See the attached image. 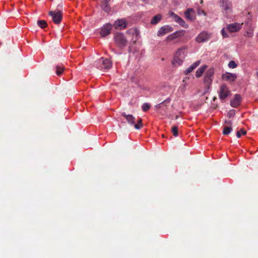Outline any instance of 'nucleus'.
<instances>
[{
	"mask_svg": "<svg viewBox=\"0 0 258 258\" xmlns=\"http://www.w3.org/2000/svg\"><path fill=\"white\" fill-rule=\"evenodd\" d=\"M111 0H102L101 4V9L107 13H109L111 10V8L109 5V3Z\"/></svg>",
	"mask_w": 258,
	"mask_h": 258,
	"instance_id": "nucleus-12",
	"label": "nucleus"
},
{
	"mask_svg": "<svg viewBox=\"0 0 258 258\" xmlns=\"http://www.w3.org/2000/svg\"><path fill=\"white\" fill-rule=\"evenodd\" d=\"M114 25L115 29L122 30L126 27L127 22L124 19H119L115 22Z\"/></svg>",
	"mask_w": 258,
	"mask_h": 258,
	"instance_id": "nucleus-13",
	"label": "nucleus"
},
{
	"mask_svg": "<svg viewBox=\"0 0 258 258\" xmlns=\"http://www.w3.org/2000/svg\"><path fill=\"white\" fill-rule=\"evenodd\" d=\"M235 114V111L234 110H230L228 113V114H227V116L230 118L231 117H232L233 116H234Z\"/></svg>",
	"mask_w": 258,
	"mask_h": 258,
	"instance_id": "nucleus-34",
	"label": "nucleus"
},
{
	"mask_svg": "<svg viewBox=\"0 0 258 258\" xmlns=\"http://www.w3.org/2000/svg\"><path fill=\"white\" fill-rule=\"evenodd\" d=\"M228 67L230 68L234 69L237 67V64L233 60L230 61L228 63Z\"/></svg>",
	"mask_w": 258,
	"mask_h": 258,
	"instance_id": "nucleus-32",
	"label": "nucleus"
},
{
	"mask_svg": "<svg viewBox=\"0 0 258 258\" xmlns=\"http://www.w3.org/2000/svg\"><path fill=\"white\" fill-rule=\"evenodd\" d=\"M122 116L124 117L127 122L131 125H133L136 123L135 117L131 114H126L125 112L122 113Z\"/></svg>",
	"mask_w": 258,
	"mask_h": 258,
	"instance_id": "nucleus-16",
	"label": "nucleus"
},
{
	"mask_svg": "<svg viewBox=\"0 0 258 258\" xmlns=\"http://www.w3.org/2000/svg\"><path fill=\"white\" fill-rule=\"evenodd\" d=\"M246 134V132L243 129H241L239 131H238L236 133V136L237 138H239L241 137V135H245Z\"/></svg>",
	"mask_w": 258,
	"mask_h": 258,
	"instance_id": "nucleus-28",
	"label": "nucleus"
},
{
	"mask_svg": "<svg viewBox=\"0 0 258 258\" xmlns=\"http://www.w3.org/2000/svg\"><path fill=\"white\" fill-rule=\"evenodd\" d=\"M237 76L235 74L226 72L222 75V79L223 80L229 82H233L235 81Z\"/></svg>",
	"mask_w": 258,
	"mask_h": 258,
	"instance_id": "nucleus-9",
	"label": "nucleus"
},
{
	"mask_svg": "<svg viewBox=\"0 0 258 258\" xmlns=\"http://www.w3.org/2000/svg\"><path fill=\"white\" fill-rule=\"evenodd\" d=\"M209 38V34L206 32H203L200 33L196 37V41L198 43H201L208 41Z\"/></svg>",
	"mask_w": 258,
	"mask_h": 258,
	"instance_id": "nucleus-10",
	"label": "nucleus"
},
{
	"mask_svg": "<svg viewBox=\"0 0 258 258\" xmlns=\"http://www.w3.org/2000/svg\"><path fill=\"white\" fill-rule=\"evenodd\" d=\"M135 127L137 130H140L143 126L142 124V120L141 118H140L138 120L137 123L134 124Z\"/></svg>",
	"mask_w": 258,
	"mask_h": 258,
	"instance_id": "nucleus-25",
	"label": "nucleus"
},
{
	"mask_svg": "<svg viewBox=\"0 0 258 258\" xmlns=\"http://www.w3.org/2000/svg\"><path fill=\"white\" fill-rule=\"evenodd\" d=\"M207 66L206 65H204V66L199 68L198 69V70L197 71L196 74V77L197 78H199V77H201L202 74L204 72L205 70L207 68Z\"/></svg>",
	"mask_w": 258,
	"mask_h": 258,
	"instance_id": "nucleus-21",
	"label": "nucleus"
},
{
	"mask_svg": "<svg viewBox=\"0 0 258 258\" xmlns=\"http://www.w3.org/2000/svg\"><path fill=\"white\" fill-rule=\"evenodd\" d=\"M185 49L186 48L184 47L179 48L175 55L184 58L186 55Z\"/></svg>",
	"mask_w": 258,
	"mask_h": 258,
	"instance_id": "nucleus-19",
	"label": "nucleus"
},
{
	"mask_svg": "<svg viewBox=\"0 0 258 258\" xmlns=\"http://www.w3.org/2000/svg\"><path fill=\"white\" fill-rule=\"evenodd\" d=\"M162 16L161 14H157L154 16L151 21V23L153 25L157 24L161 19Z\"/></svg>",
	"mask_w": 258,
	"mask_h": 258,
	"instance_id": "nucleus-20",
	"label": "nucleus"
},
{
	"mask_svg": "<svg viewBox=\"0 0 258 258\" xmlns=\"http://www.w3.org/2000/svg\"><path fill=\"white\" fill-rule=\"evenodd\" d=\"M246 37H251L252 35V32L251 31H247L245 35Z\"/></svg>",
	"mask_w": 258,
	"mask_h": 258,
	"instance_id": "nucleus-36",
	"label": "nucleus"
},
{
	"mask_svg": "<svg viewBox=\"0 0 258 258\" xmlns=\"http://www.w3.org/2000/svg\"><path fill=\"white\" fill-rule=\"evenodd\" d=\"M48 15L51 17L52 21L56 24H59L62 19V12L58 10L50 11Z\"/></svg>",
	"mask_w": 258,
	"mask_h": 258,
	"instance_id": "nucleus-3",
	"label": "nucleus"
},
{
	"mask_svg": "<svg viewBox=\"0 0 258 258\" xmlns=\"http://www.w3.org/2000/svg\"><path fill=\"white\" fill-rule=\"evenodd\" d=\"M111 50H112V51H113L115 52V50H114V49H112Z\"/></svg>",
	"mask_w": 258,
	"mask_h": 258,
	"instance_id": "nucleus-40",
	"label": "nucleus"
},
{
	"mask_svg": "<svg viewBox=\"0 0 258 258\" xmlns=\"http://www.w3.org/2000/svg\"><path fill=\"white\" fill-rule=\"evenodd\" d=\"M256 74H257V77H258V72H257V73H256Z\"/></svg>",
	"mask_w": 258,
	"mask_h": 258,
	"instance_id": "nucleus-42",
	"label": "nucleus"
},
{
	"mask_svg": "<svg viewBox=\"0 0 258 258\" xmlns=\"http://www.w3.org/2000/svg\"><path fill=\"white\" fill-rule=\"evenodd\" d=\"M183 58L174 55L172 64L175 67L180 66L183 62Z\"/></svg>",
	"mask_w": 258,
	"mask_h": 258,
	"instance_id": "nucleus-18",
	"label": "nucleus"
},
{
	"mask_svg": "<svg viewBox=\"0 0 258 258\" xmlns=\"http://www.w3.org/2000/svg\"><path fill=\"white\" fill-rule=\"evenodd\" d=\"M241 96L239 94H236L234 98L231 101L230 104L233 107H237L240 103Z\"/></svg>",
	"mask_w": 258,
	"mask_h": 258,
	"instance_id": "nucleus-15",
	"label": "nucleus"
},
{
	"mask_svg": "<svg viewBox=\"0 0 258 258\" xmlns=\"http://www.w3.org/2000/svg\"><path fill=\"white\" fill-rule=\"evenodd\" d=\"M178 115H176V116H175V119H178Z\"/></svg>",
	"mask_w": 258,
	"mask_h": 258,
	"instance_id": "nucleus-39",
	"label": "nucleus"
},
{
	"mask_svg": "<svg viewBox=\"0 0 258 258\" xmlns=\"http://www.w3.org/2000/svg\"><path fill=\"white\" fill-rule=\"evenodd\" d=\"M185 34V31L179 30L171 34L166 37V40L167 41H170L178 38L183 36Z\"/></svg>",
	"mask_w": 258,
	"mask_h": 258,
	"instance_id": "nucleus-7",
	"label": "nucleus"
},
{
	"mask_svg": "<svg viewBox=\"0 0 258 258\" xmlns=\"http://www.w3.org/2000/svg\"><path fill=\"white\" fill-rule=\"evenodd\" d=\"M37 24L41 28H44L47 26V22L45 20H38Z\"/></svg>",
	"mask_w": 258,
	"mask_h": 258,
	"instance_id": "nucleus-24",
	"label": "nucleus"
},
{
	"mask_svg": "<svg viewBox=\"0 0 258 258\" xmlns=\"http://www.w3.org/2000/svg\"><path fill=\"white\" fill-rule=\"evenodd\" d=\"M200 63L201 61L200 60H198L194 62L190 66H189L186 70L184 71V74L187 75L191 72L194 70H195L200 65Z\"/></svg>",
	"mask_w": 258,
	"mask_h": 258,
	"instance_id": "nucleus-17",
	"label": "nucleus"
},
{
	"mask_svg": "<svg viewBox=\"0 0 258 258\" xmlns=\"http://www.w3.org/2000/svg\"><path fill=\"white\" fill-rule=\"evenodd\" d=\"M112 65L111 61L108 58H100L95 62L96 67L101 70H107L109 69Z\"/></svg>",
	"mask_w": 258,
	"mask_h": 258,
	"instance_id": "nucleus-1",
	"label": "nucleus"
},
{
	"mask_svg": "<svg viewBox=\"0 0 258 258\" xmlns=\"http://www.w3.org/2000/svg\"><path fill=\"white\" fill-rule=\"evenodd\" d=\"M112 25L110 24H107L101 29L100 35L102 37H105L110 33Z\"/></svg>",
	"mask_w": 258,
	"mask_h": 258,
	"instance_id": "nucleus-11",
	"label": "nucleus"
},
{
	"mask_svg": "<svg viewBox=\"0 0 258 258\" xmlns=\"http://www.w3.org/2000/svg\"><path fill=\"white\" fill-rule=\"evenodd\" d=\"M150 108V105L149 104H148L147 103H145L143 104V105L142 106V110L144 111H147Z\"/></svg>",
	"mask_w": 258,
	"mask_h": 258,
	"instance_id": "nucleus-30",
	"label": "nucleus"
},
{
	"mask_svg": "<svg viewBox=\"0 0 258 258\" xmlns=\"http://www.w3.org/2000/svg\"><path fill=\"white\" fill-rule=\"evenodd\" d=\"M169 15L176 22H177L178 19L180 18V17H179L177 15L174 13L173 12H170L169 13Z\"/></svg>",
	"mask_w": 258,
	"mask_h": 258,
	"instance_id": "nucleus-27",
	"label": "nucleus"
},
{
	"mask_svg": "<svg viewBox=\"0 0 258 258\" xmlns=\"http://www.w3.org/2000/svg\"><path fill=\"white\" fill-rule=\"evenodd\" d=\"M242 24V23L241 24L238 23L230 24L227 26L226 29L228 31L231 33L236 32L241 29Z\"/></svg>",
	"mask_w": 258,
	"mask_h": 258,
	"instance_id": "nucleus-14",
	"label": "nucleus"
},
{
	"mask_svg": "<svg viewBox=\"0 0 258 258\" xmlns=\"http://www.w3.org/2000/svg\"><path fill=\"white\" fill-rule=\"evenodd\" d=\"M232 131V127L231 126H224L223 131V134L224 135H228L231 133Z\"/></svg>",
	"mask_w": 258,
	"mask_h": 258,
	"instance_id": "nucleus-23",
	"label": "nucleus"
},
{
	"mask_svg": "<svg viewBox=\"0 0 258 258\" xmlns=\"http://www.w3.org/2000/svg\"><path fill=\"white\" fill-rule=\"evenodd\" d=\"M185 81V79H183V82H184Z\"/></svg>",
	"mask_w": 258,
	"mask_h": 258,
	"instance_id": "nucleus-41",
	"label": "nucleus"
},
{
	"mask_svg": "<svg viewBox=\"0 0 258 258\" xmlns=\"http://www.w3.org/2000/svg\"><path fill=\"white\" fill-rule=\"evenodd\" d=\"M177 23H178L180 25H181L182 27H187V26H185V21L180 17L177 21Z\"/></svg>",
	"mask_w": 258,
	"mask_h": 258,
	"instance_id": "nucleus-31",
	"label": "nucleus"
},
{
	"mask_svg": "<svg viewBox=\"0 0 258 258\" xmlns=\"http://www.w3.org/2000/svg\"><path fill=\"white\" fill-rule=\"evenodd\" d=\"M221 34L224 37H228V35L225 32V29L224 28L221 30Z\"/></svg>",
	"mask_w": 258,
	"mask_h": 258,
	"instance_id": "nucleus-35",
	"label": "nucleus"
},
{
	"mask_svg": "<svg viewBox=\"0 0 258 258\" xmlns=\"http://www.w3.org/2000/svg\"><path fill=\"white\" fill-rule=\"evenodd\" d=\"M225 123L228 125H230V126H231L232 124V122L230 120H228V121H225Z\"/></svg>",
	"mask_w": 258,
	"mask_h": 258,
	"instance_id": "nucleus-37",
	"label": "nucleus"
},
{
	"mask_svg": "<svg viewBox=\"0 0 258 258\" xmlns=\"http://www.w3.org/2000/svg\"><path fill=\"white\" fill-rule=\"evenodd\" d=\"M192 11V9H188L184 13L186 18L188 20H192V17L190 16V13Z\"/></svg>",
	"mask_w": 258,
	"mask_h": 258,
	"instance_id": "nucleus-26",
	"label": "nucleus"
},
{
	"mask_svg": "<svg viewBox=\"0 0 258 258\" xmlns=\"http://www.w3.org/2000/svg\"><path fill=\"white\" fill-rule=\"evenodd\" d=\"M173 30V28L171 26L169 25H164L159 29L157 32V35L159 37H162L172 32Z\"/></svg>",
	"mask_w": 258,
	"mask_h": 258,
	"instance_id": "nucleus-5",
	"label": "nucleus"
},
{
	"mask_svg": "<svg viewBox=\"0 0 258 258\" xmlns=\"http://www.w3.org/2000/svg\"><path fill=\"white\" fill-rule=\"evenodd\" d=\"M155 107H156L157 108H162V107H163V106H162V105L161 103H159V104H157V105H156V106H155Z\"/></svg>",
	"mask_w": 258,
	"mask_h": 258,
	"instance_id": "nucleus-38",
	"label": "nucleus"
},
{
	"mask_svg": "<svg viewBox=\"0 0 258 258\" xmlns=\"http://www.w3.org/2000/svg\"><path fill=\"white\" fill-rule=\"evenodd\" d=\"M229 93L227 87L225 85H222L219 90V98L221 100H224L228 97Z\"/></svg>",
	"mask_w": 258,
	"mask_h": 258,
	"instance_id": "nucleus-8",
	"label": "nucleus"
},
{
	"mask_svg": "<svg viewBox=\"0 0 258 258\" xmlns=\"http://www.w3.org/2000/svg\"><path fill=\"white\" fill-rule=\"evenodd\" d=\"M213 74L214 70L212 68L209 69L206 73L204 81L207 86L211 84Z\"/></svg>",
	"mask_w": 258,
	"mask_h": 258,
	"instance_id": "nucleus-6",
	"label": "nucleus"
},
{
	"mask_svg": "<svg viewBox=\"0 0 258 258\" xmlns=\"http://www.w3.org/2000/svg\"><path fill=\"white\" fill-rule=\"evenodd\" d=\"M219 5L225 13L227 14L231 12L232 5L230 0H220Z\"/></svg>",
	"mask_w": 258,
	"mask_h": 258,
	"instance_id": "nucleus-4",
	"label": "nucleus"
},
{
	"mask_svg": "<svg viewBox=\"0 0 258 258\" xmlns=\"http://www.w3.org/2000/svg\"><path fill=\"white\" fill-rule=\"evenodd\" d=\"M171 101V99L170 98H168L163 101L161 102L162 106H167L168 104H169Z\"/></svg>",
	"mask_w": 258,
	"mask_h": 258,
	"instance_id": "nucleus-33",
	"label": "nucleus"
},
{
	"mask_svg": "<svg viewBox=\"0 0 258 258\" xmlns=\"http://www.w3.org/2000/svg\"><path fill=\"white\" fill-rule=\"evenodd\" d=\"M55 73L57 76H60L63 73L64 68L62 65H57L55 67Z\"/></svg>",
	"mask_w": 258,
	"mask_h": 258,
	"instance_id": "nucleus-22",
	"label": "nucleus"
},
{
	"mask_svg": "<svg viewBox=\"0 0 258 258\" xmlns=\"http://www.w3.org/2000/svg\"><path fill=\"white\" fill-rule=\"evenodd\" d=\"M178 127L177 126L172 127L171 131L174 136L177 137L178 136Z\"/></svg>",
	"mask_w": 258,
	"mask_h": 258,
	"instance_id": "nucleus-29",
	"label": "nucleus"
},
{
	"mask_svg": "<svg viewBox=\"0 0 258 258\" xmlns=\"http://www.w3.org/2000/svg\"><path fill=\"white\" fill-rule=\"evenodd\" d=\"M114 41L117 47L122 48L126 45L127 40L122 33H116L114 36Z\"/></svg>",
	"mask_w": 258,
	"mask_h": 258,
	"instance_id": "nucleus-2",
	"label": "nucleus"
}]
</instances>
